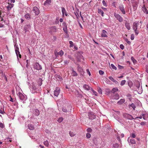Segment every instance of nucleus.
Segmentation results:
<instances>
[{
  "label": "nucleus",
  "mask_w": 148,
  "mask_h": 148,
  "mask_svg": "<svg viewBox=\"0 0 148 148\" xmlns=\"http://www.w3.org/2000/svg\"><path fill=\"white\" fill-rule=\"evenodd\" d=\"M16 93L18 96L19 97L20 101L24 103L27 99V96L25 95H23L19 92H18L17 91H16Z\"/></svg>",
  "instance_id": "obj_1"
},
{
  "label": "nucleus",
  "mask_w": 148,
  "mask_h": 148,
  "mask_svg": "<svg viewBox=\"0 0 148 148\" xmlns=\"http://www.w3.org/2000/svg\"><path fill=\"white\" fill-rule=\"evenodd\" d=\"M140 23L139 22H134L133 25V28L135 34L136 35H138V34L139 32L138 30H137V27L138 25H140Z\"/></svg>",
  "instance_id": "obj_2"
},
{
  "label": "nucleus",
  "mask_w": 148,
  "mask_h": 148,
  "mask_svg": "<svg viewBox=\"0 0 148 148\" xmlns=\"http://www.w3.org/2000/svg\"><path fill=\"white\" fill-rule=\"evenodd\" d=\"M72 108V106L70 104H68L66 106L62 108V110L63 112H68L71 111Z\"/></svg>",
  "instance_id": "obj_3"
},
{
  "label": "nucleus",
  "mask_w": 148,
  "mask_h": 148,
  "mask_svg": "<svg viewBox=\"0 0 148 148\" xmlns=\"http://www.w3.org/2000/svg\"><path fill=\"white\" fill-rule=\"evenodd\" d=\"M114 15L115 17L119 21V22H121L123 21V18L119 14H116V13H114Z\"/></svg>",
  "instance_id": "obj_4"
},
{
  "label": "nucleus",
  "mask_w": 148,
  "mask_h": 148,
  "mask_svg": "<svg viewBox=\"0 0 148 148\" xmlns=\"http://www.w3.org/2000/svg\"><path fill=\"white\" fill-rule=\"evenodd\" d=\"M88 117L89 119L93 120L96 118V115L95 113L92 112L88 113Z\"/></svg>",
  "instance_id": "obj_5"
},
{
  "label": "nucleus",
  "mask_w": 148,
  "mask_h": 148,
  "mask_svg": "<svg viewBox=\"0 0 148 148\" xmlns=\"http://www.w3.org/2000/svg\"><path fill=\"white\" fill-rule=\"evenodd\" d=\"M123 116L125 118L129 119L132 120L134 119V118L131 115L126 113H123Z\"/></svg>",
  "instance_id": "obj_6"
},
{
  "label": "nucleus",
  "mask_w": 148,
  "mask_h": 148,
  "mask_svg": "<svg viewBox=\"0 0 148 148\" xmlns=\"http://www.w3.org/2000/svg\"><path fill=\"white\" fill-rule=\"evenodd\" d=\"M34 68L37 70H40L42 69V67L38 63L36 62L34 65Z\"/></svg>",
  "instance_id": "obj_7"
},
{
  "label": "nucleus",
  "mask_w": 148,
  "mask_h": 148,
  "mask_svg": "<svg viewBox=\"0 0 148 148\" xmlns=\"http://www.w3.org/2000/svg\"><path fill=\"white\" fill-rule=\"evenodd\" d=\"M33 11L36 15H38L40 13V11L38 8L36 7H34L33 9Z\"/></svg>",
  "instance_id": "obj_8"
},
{
  "label": "nucleus",
  "mask_w": 148,
  "mask_h": 148,
  "mask_svg": "<svg viewBox=\"0 0 148 148\" xmlns=\"http://www.w3.org/2000/svg\"><path fill=\"white\" fill-rule=\"evenodd\" d=\"M60 92V88L58 87H57L54 91V95L55 96L57 97Z\"/></svg>",
  "instance_id": "obj_9"
},
{
  "label": "nucleus",
  "mask_w": 148,
  "mask_h": 148,
  "mask_svg": "<svg viewBox=\"0 0 148 148\" xmlns=\"http://www.w3.org/2000/svg\"><path fill=\"white\" fill-rule=\"evenodd\" d=\"M127 141L130 144H135L136 143L135 140L134 139L131 138L130 137L128 138Z\"/></svg>",
  "instance_id": "obj_10"
},
{
  "label": "nucleus",
  "mask_w": 148,
  "mask_h": 148,
  "mask_svg": "<svg viewBox=\"0 0 148 148\" xmlns=\"http://www.w3.org/2000/svg\"><path fill=\"white\" fill-rule=\"evenodd\" d=\"M119 8L123 14H125V12L124 9L123 5H119Z\"/></svg>",
  "instance_id": "obj_11"
},
{
  "label": "nucleus",
  "mask_w": 148,
  "mask_h": 148,
  "mask_svg": "<svg viewBox=\"0 0 148 148\" xmlns=\"http://www.w3.org/2000/svg\"><path fill=\"white\" fill-rule=\"evenodd\" d=\"M55 53L56 56L58 55L61 56L64 54V52L62 50H61L59 52H57L55 50Z\"/></svg>",
  "instance_id": "obj_12"
},
{
  "label": "nucleus",
  "mask_w": 148,
  "mask_h": 148,
  "mask_svg": "<svg viewBox=\"0 0 148 148\" xmlns=\"http://www.w3.org/2000/svg\"><path fill=\"white\" fill-rule=\"evenodd\" d=\"M138 3L136 1H134L132 3V5L134 10L136 9L138 6Z\"/></svg>",
  "instance_id": "obj_13"
},
{
  "label": "nucleus",
  "mask_w": 148,
  "mask_h": 148,
  "mask_svg": "<svg viewBox=\"0 0 148 148\" xmlns=\"http://www.w3.org/2000/svg\"><path fill=\"white\" fill-rule=\"evenodd\" d=\"M107 32L105 30H102V32L101 33V36L102 37H106L107 36L106 34L107 33Z\"/></svg>",
  "instance_id": "obj_14"
},
{
  "label": "nucleus",
  "mask_w": 148,
  "mask_h": 148,
  "mask_svg": "<svg viewBox=\"0 0 148 148\" xmlns=\"http://www.w3.org/2000/svg\"><path fill=\"white\" fill-rule=\"evenodd\" d=\"M50 31L52 32H56V28L55 27H52L50 28Z\"/></svg>",
  "instance_id": "obj_15"
},
{
  "label": "nucleus",
  "mask_w": 148,
  "mask_h": 148,
  "mask_svg": "<svg viewBox=\"0 0 148 148\" xmlns=\"http://www.w3.org/2000/svg\"><path fill=\"white\" fill-rule=\"evenodd\" d=\"M51 3V0H47L44 2V5H48L50 4Z\"/></svg>",
  "instance_id": "obj_16"
},
{
  "label": "nucleus",
  "mask_w": 148,
  "mask_h": 148,
  "mask_svg": "<svg viewBox=\"0 0 148 148\" xmlns=\"http://www.w3.org/2000/svg\"><path fill=\"white\" fill-rule=\"evenodd\" d=\"M83 88L86 90H88L90 89V87L87 84H84L83 86Z\"/></svg>",
  "instance_id": "obj_17"
},
{
  "label": "nucleus",
  "mask_w": 148,
  "mask_h": 148,
  "mask_svg": "<svg viewBox=\"0 0 148 148\" xmlns=\"http://www.w3.org/2000/svg\"><path fill=\"white\" fill-rule=\"evenodd\" d=\"M98 12L99 14H101L102 16H104V12L102 10L100 9H98Z\"/></svg>",
  "instance_id": "obj_18"
},
{
  "label": "nucleus",
  "mask_w": 148,
  "mask_h": 148,
  "mask_svg": "<svg viewBox=\"0 0 148 148\" xmlns=\"http://www.w3.org/2000/svg\"><path fill=\"white\" fill-rule=\"evenodd\" d=\"M142 10L145 14H148V10L145 6H144L142 7Z\"/></svg>",
  "instance_id": "obj_19"
},
{
  "label": "nucleus",
  "mask_w": 148,
  "mask_h": 148,
  "mask_svg": "<svg viewBox=\"0 0 148 148\" xmlns=\"http://www.w3.org/2000/svg\"><path fill=\"white\" fill-rule=\"evenodd\" d=\"M14 4H9L7 7V10L9 11L11 10V8L13 7Z\"/></svg>",
  "instance_id": "obj_20"
},
{
  "label": "nucleus",
  "mask_w": 148,
  "mask_h": 148,
  "mask_svg": "<svg viewBox=\"0 0 148 148\" xmlns=\"http://www.w3.org/2000/svg\"><path fill=\"white\" fill-rule=\"evenodd\" d=\"M34 114L36 116H38L40 114L39 111L38 109H35L34 111Z\"/></svg>",
  "instance_id": "obj_21"
},
{
  "label": "nucleus",
  "mask_w": 148,
  "mask_h": 148,
  "mask_svg": "<svg viewBox=\"0 0 148 148\" xmlns=\"http://www.w3.org/2000/svg\"><path fill=\"white\" fill-rule=\"evenodd\" d=\"M16 52V56H17V59H18V61H19V59H18V57H19L20 58H21V56L20 54V53L19 51H17V52Z\"/></svg>",
  "instance_id": "obj_22"
},
{
  "label": "nucleus",
  "mask_w": 148,
  "mask_h": 148,
  "mask_svg": "<svg viewBox=\"0 0 148 148\" xmlns=\"http://www.w3.org/2000/svg\"><path fill=\"white\" fill-rule=\"evenodd\" d=\"M25 18L27 20H29L31 18L30 15L28 13H27L25 14Z\"/></svg>",
  "instance_id": "obj_23"
},
{
  "label": "nucleus",
  "mask_w": 148,
  "mask_h": 148,
  "mask_svg": "<svg viewBox=\"0 0 148 148\" xmlns=\"http://www.w3.org/2000/svg\"><path fill=\"white\" fill-rule=\"evenodd\" d=\"M72 74L73 76H77V74L76 73V72L75 71L73 68L72 69Z\"/></svg>",
  "instance_id": "obj_24"
},
{
  "label": "nucleus",
  "mask_w": 148,
  "mask_h": 148,
  "mask_svg": "<svg viewBox=\"0 0 148 148\" xmlns=\"http://www.w3.org/2000/svg\"><path fill=\"white\" fill-rule=\"evenodd\" d=\"M125 101L124 99H121L119 101L117 102V103L119 104H121Z\"/></svg>",
  "instance_id": "obj_25"
},
{
  "label": "nucleus",
  "mask_w": 148,
  "mask_h": 148,
  "mask_svg": "<svg viewBox=\"0 0 148 148\" xmlns=\"http://www.w3.org/2000/svg\"><path fill=\"white\" fill-rule=\"evenodd\" d=\"M113 98L115 99H118L119 98V95L117 94H115L113 96Z\"/></svg>",
  "instance_id": "obj_26"
},
{
  "label": "nucleus",
  "mask_w": 148,
  "mask_h": 148,
  "mask_svg": "<svg viewBox=\"0 0 148 148\" xmlns=\"http://www.w3.org/2000/svg\"><path fill=\"white\" fill-rule=\"evenodd\" d=\"M28 128L29 130H33L34 129V126L31 124L28 125Z\"/></svg>",
  "instance_id": "obj_27"
},
{
  "label": "nucleus",
  "mask_w": 148,
  "mask_h": 148,
  "mask_svg": "<svg viewBox=\"0 0 148 148\" xmlns=\"http://www.w3.org/2000/svg\"><path fill=\"white\" fill-rule=\"evenodd\" d=\"M62 15L64 16V14L66 12V10L64 8H62Z\"/></svg>",
  "instance_id": "obj_28"
},
{
  "label": "nucleus",
  "mask_w": 148,
  "mask_h": 148,
  "mask_svg": "<svg viewBox=\"0 0 148 148\" xmlns=\"http://www.w3.org/2000/svg\"><path fill=\"white\" fill-rule=\"evenodd\" d=\"M143 119L145 120H146V117H148V114H142Z\"/></svg>",
  "instance_id": "obj_29"
},
{
  "label": "nucleus",
  "mask_w": 148,
  "mask_h": 148,
  "mask_svg": "<svg viewBox=\"0 0 148 148\" xmlns=\"http://www.w3.org/2000/svg\"><path fill=\"white\" fill-rule=\"evenodd\" d=\"M109 78L113 82H115V83H117V81L115 80L114 78L111 76H110L109 77Z\"/></svg>",
  "instance_id": "obj_30"
},
{
  "label": "nucleus",
  "mask_w": 148,
  "mask_h": 148,
  "mask_svg": "<svg viewBox=\"0 0 148 148\" xmlns=\"http://www.w3.org/2000/svg\"><path fill=\"white\" fill-rule=\"evenodd\" d=\"M118 91V89L116 88H113L112 90V92L114 93L115 92H116Z\"/></svg>",
  "instance_id": "obj_31"
},
{
  "label": "nucleus",
  "mask_w": 148,
  "mask_h": 148,
  "mask_svg": "<svg viewBox=\"0 0 148 148\" xmlns=\"http://www.w3.org/2000/svg\"><path fill=\"white\" fill-rule=\"evenodd\" d=\"M125 27L128 30H130V27L129 24L128 23H125Z\"/></svg>",
  "instance_id": "obj_32"
},
{
  "label": "nucleus",
  "mask_w": 148,
  "mask_h": 148,
  "mask_svg": "<svg viewBox=\"0 0 148 148\" xmlns=\"http://www.w3.org/2000/svg\"><path fill=\"white\" fill-rule=\"evenodd\" d=\"M119 145L117 143H115L113 145V148H119Z\"/></svg>",
  "instance_id": "obj_33"
},
{
  "label": "nucleus",
  "mask_w": 148,
  "mask_h": 148,
  "mask_svg": "<svg viewBox=\"0 0 148 148\" xmlns=\"http://www.w3.org/2000/svg\"><path fill=\"white\" fill-rule=\"evenodd\" d=\"M44 144L45 146H46L47 147H48L49 145V142L47 140L45 141L44 142Z\"/></svg>",
  "instance_id": "obj_34"
},
{
  "label": "nucleus",
  "mask_w": 148,
  "mask_h": 148,
  "mask_svg": "<svg viewBox=\"0 0 148 148\" xmlns=\"http://www.w3.org/2000/svg\"><path fill=\"white\" fill-rule=\"evenodd\" d=\"M69 134L70 136L71 137L74 136L75 135V134L74 133H73V132H70Z\"/></svg>",
  "instance_id": "obj_35"
},
{
  "label": "nucleus",
  "mask_w": 148,
  "mask_h": 148,
  "mask_svg": "<svg viewBox=\"0 0 148 148\" xmlns=\"http://www.w3.org/2000/svg\"><path fill=\"white\" fill-rule=\"evenodd\" d=\"M2 109V108H1L0 107V113L2 114H4V113H5V112L4 110V109H3V110H1Z\"/></svg>",
  "instance_id": "obj_36"
},
{
  "label": "nucleus",
  "mask_w": 148,
  "mask_h": 148,
  "mask_svg": "<svg viewBox=\"0 0 148 148\" xmlns=\"http://www.w3.org/2000/svg\"><path fill=\"white\" fill-rule=\"evenodd\" d=\"M126 81L125 80H123L121 81V85L122 86L123 85L125 84Z\"/></svg>",
  "instance_id": "obj_37"
},
{
  "label": "nucleus",
  "mask_w": 148,
  "mask_h": 148,
  "mask_svg": "<svg viewBox=\"0 0 148 148\" xmlns=\"http://www.w3.org/2000/svg\"><path fill=\"white\" fill-rule=\"evenodd\" d=\"M130 107H132L134 110H135V108H136V106L133 103H132V104H131L130 105Z\"/></svg>",
  "instance_id": "obj_38"
},
{
  "label": "nucleus",
  "mask_w": 148,
  "mask_h": 148,
  "mask_svg": "<svg viewBox=\"0 0 148 148\" xmlns=\"http://www.w3.org/2000/svg\"><path fill=\"white\" fill-rule=\"evenodd\" d=\"M63 30L66 34H67L68 30L67 27H63Z\"/></svg>",
  "instance_id": "obj_39"
},
{
  "label": "nucleus",
  "mask_w": 148,
  "mask_h": 148,
  "mask_svg": "<svg viewBox=\"0 0 148 148\" xmlns=\"http://www.w3.org/2000/svg\"><path fill=\"white\" fill-rule=\"evenodd\" d=\"M32 88L34 90H36L38 88L37 86L34 85L32 86Z\"/></svg>",
  "instance_id": "obj_40"
},
{
  "label": "nucleus",
  "mask_w": 148,
  "mask_h": 148,
  "mask_svg": "<svg viewBox=\"0 0 148 148\" xmlns=\"http://www.w3.org/2000/svg\"><path fill=\"white\" fill-rule=\"evenodd\" d=\"M63 120V118L62 117H60L58 119V121L59 123H61Z\"/></svg>",
  "instance_id": "obj_41"
},
{
  "label": "nucleus",
  "mask_w": 148,
  "mask_h": 148,
  "mask_svg": "<svg viewBox=\"0 0 148 148\" xmlns=\"http://www.w3.org/2000/svg\"><path fill=\"white\" fill-rule=\"evenodd\" d=\"M110 66L113 69L115 70L116 69V68L113 64H111Z\"/></svg>",
  "instance_id": "obj_42"
},
{
  "label": "nucleus",
  "mask_w": 148,
  "mask_h": 148,
  "mask_svg": "<svg viewBox=\"0 0 148 148\" xmlns=\"http://www.w3.org/2000/svg\"><path fill=\"white\" fill-rule=\"evenodd\" d=\"M98 91L99 93H100V94H102V90L100 88H98Z\"/></svg>",
  "instance_id": "obj_43"
},
{
  "label": "nucleus",
  "mask_w": 148,
  "mask_h": 148,
  "mask_svg": "<svg viewBox=\"0 0 148 148\" xmlns=\"http://www.w3.org/2000/svg\"><path fill=\"white\" fill-rule=\"evenodd\" d=\"M42 79H40L39 80L38 84L40 86H41L42 84Z\"/></svg>",
  "instance_id": "obj_44"
},
{
  "label": "nucleus",
  "mask_w": 148,
  "mask_h": 148,
  "mask_svg": "<svg viewBox=\"0 0 148 148\" xmlns=\"http://www.w3.org/2000/svg\"><path fill=\"white\" fill-rule=\"evenodd\" d=\"M15 52H17V51H19L18 47L17 46H16V45H15Z\"/></svg>",
  "instance_id": "obj_45"
},
{
  "label": "nucleus",
  "mask_w": 148,
  "mask_h": 148,
  "mask_svg": "<svg viewBox=\"0 0 148 148\" xmlns=\"http://www.w3.org/2000/svg\"><path fill=\"white\" fill-rule=\"evenodd\" d=\"M92 91L93 95H95L96 96H97V93L94 90H92Z\"/></svg>",
  "instance_id": "obj_46"
},
{
  "label": "nucleus",
  "mask_w": 148,
  "mask_h": 148,
  "mask_svg": "<svg viewBox=\"0 0 148 148\" xmlns=\"http://www.w3.org/2000/svg\"><path fill=\"white\" fill-rule=\"evenodd\" d=\"M86 137L87 138H89L91 137V134L89 133H87L86 134Z\"/></svg>",
  "instance_id": "obj_47"
},
{
  "label": "nucleus",
  "mask_w": 148,
  "mask_h": 148,
  "mask_svg": "<svg viewBox=\"0 0 148 148\" xmlns=\"http://www.w3.org/2000/svg\"><path fill=\"white\" fill-rule=\"evenodd\" d=\"M62 26L63 27H67L66 25L64 22L62 23Z\"/></svg>",
  "instance_id": "obj_48"
},
{
  "label": "nucleus",
  "mask_w": 148,
  "mask_h": 148,
  "mask_svg": "<svg viewBox=\"0 0 148 148\" xmlns=\"http://www.w3.org/2000/svg\"><path fill=\"white\" fill-rule=\"evenodd\" d=\"M69 44H70V47H71L73 46V43L72 41H70L69 42Z\"/></svg>",
  "instance_id": "obj_49"
},
{
  "label": "nucleus",
  "mask_w": 148,
  "mask_h": 148,
  "mask_svg": "<svg viewBox=\"0 0 148 148\" xmlns=\"http://www.w3.org/2000/svg\"><path fill=\"white\" fill-rule=\"evenodd\" d=\"M99 73L101 75H103L104 73V72L102 70H99Z\"/></svg>",
  "instance_id": "obj_50"
},
{
  "label": "nucleus",
  "mask_w": 148,
  "mask_h": 148,
  "mask_svg": "<svg viewBox=\"0 0 148 148\" xmlns=\"http://www.w3.org/2000/svg\"><path fill=\"white\" fill-rule=\"evenodd\" d=\"M131 60H132L133 62L134 63H136V60H135V59H134L133 57H131Z\"/></svg>",
  "instance_id": "obj_51"
},
{
  "label": "nucleus",
  "mask_w": 148,
  "mask_h": 148,
  "mask_svg": "<svg viewBox=\"0 0 148 148\" xmlns=\"http://www.w3.org/2000/svg\"><path fill=\"white\" fill-rule=\"evenodd\" d=\"M87 131L89 132H90L92 131V129L90 128H89L87 129Z\"/></svg>",
  "instance_id": "obj_52"
},
{
  "label": "nucleus",
  "mask_w": 148,
  "mask_h": 148,
  "mask_svg": "<svg viewBox=\"0 0 148 148\" xmlns=\"http://www.w3.org/2000/svg\"><path fill=\"white\" fill-rule=\"evenodd\" d=\"M125 41L128 44L130 45V42L127 39H125Z\"/></svg>",
  "instance_id": "obj_53"
},
{
  "label": "nucleus",
  "mask_w": 148,
  "mask_h": 148,
  "mask_svg": "<svg viewBox=\"0 0 148 148\" xmlns=\"http://www.w3.org/2000/svg\"><path fill=\"white\" fill-rule=\"evenodd\" d=\"M86 72L89 75V76H90L91 75V74H90V73L89 71V69H87L86 70Z\"/></svg>",
  "instance_id": "obj_54"
},
{
  "label": "nucleus",
  "mask_w": 148,
  "mask_h": 148,
  "mask_svg": "<svg viewBox=\"0 0 148 148\" xmlns=\"http://www.w3.org/2000/svg\"><path fill=\"white\" fill-rule=\"evenodd\" d=\"M120 47L121 49L123 50L124 48V46L123 45L121 44L120 46Z\"/></svg>",
  "instance_id": "obj_55"
},
{
  "label": "nucleus",
  "mask_w": 148,
  "mask_h": 148,
  "mask_svg": "<svg viewBox=\"0 0 148 148\" xmlns=\"http://www.w3.org/2000/svg\"><path fill=\"white\" fill-rule=\"evenodd\" d=\"M102 3H103V5L104 6H106V7L107 6L106 3L104 0L103 1Z\"/></svg>",
  "instance_id": "obj_56"
},
{
  "label": "nucleus",
  "mask_w": 148,
  "mask_h": 148,
  "mask_svg": "<svg viewBox=\"0 0 148 148\" xmlns=\"http://www.w3.org/2000/svg\"><path fill=\"white\" fill-rule=\"evenodd\" d=\"M134 36L133 34H132L131 35V39L133 40L134 39Z\"/></svg>",
  "instance_id": "obj_57"
},
{
  "label": "nucleus",
  "mask_w": 148,
  "mask_h": 148,
  "mask_svg": "<svg viewBox=\"0 0 148 148\" xmlns=\"http://www.w3.org/2000/svg\"><path fill=\"white\" fill-rule=\"evenodd\" d=\"M146 72L148 73V65H146Z\"/></svg>",
  "instance_id": "obj_58"
},
{
  "label": "nucleus",
  "mask_w": 148,
  "mask_h": 148,
  "mask_svg": "<svg viewBox=\"0 0 148 148\" xmlns=\"http://www.w3.org/2000/svg\"><path fill=\"white\" fill-rule=\"evenodd\" d=\"M146 123L145 122H142L140 123V125H144Z\"/></svg>",
  "instance_id": "obj_59"
},
{
  "label": "nucleus",
  "mask_w": 148,
  "mask_h": 148,
  "mask_svg": "<svg viewBox=\"0 0 148 148\" xmlns=\"http://www.w3.org/2000/svg\"><path fill=\"white\" fill-rule=\"evenodd\" d=\"M4 127V125L3 124V123H0V127H1V128H3V127Z\"/></svg>",
  "instance_id": "obj_60"
},
{
  "label": "nucleus",
  "mask_w": 148,
  "mask_h": 148,
  "mask_svg": "<svg viewBox=\"0 0 148 148\" xmlns=\"http://www.w3.org/2000/svg\"><path fill=\"white\" fill-rule=\"evenodd\" d=\"M136 135L134 133H132V136L133 138H134L136 137Z\"/></svg>",
  "instance_id": "obj_61"
},
{
  "label": "nucleus",
  "mask_w": 148,
  "mask_h": 148,
  "mask_svg": "<svg viewBox=\"0 0 148 148\" xmlns=\"http://www.w3.org/2000/svg\"><path fill=\"white\" fill-rule=\"evenodd\" d=\"M116 136L117 140H119V141H120V138L119 136H118L117 134H116Z\"/></svg>",
  "instance_id": "obj_62"
},
{
  "label": "nucleus",
  "mask_w": 148,
  "mask_h": 148,
  "mask_svg": "<svg viewBox=\"0 0 148 148\" xmlns=\"http://www.w3.org/2000/svg\"><path fill=\"white\" fill-rule=\"evenodd\" d=\"M7 140L10 142H11L12 141V139L10 138H8L7 139Z\"/></svg>",
  "instance_id": "obj_63"
},
{
  "label": "nucleus",
  "mask_w": 148,
  "mask_h": 148,
  "mask_svg": "<svg viewBox=\"0 0 148 148\" xmlns=\"http://www.w3.org/2000/svg\"><path fill=\"white\" fill-rule=\"evenodd\" d=\"M79 25L80 27L82 29H83V27H82V25L80 23H79Z\"/></svg>",
  "instance_id": "obj_64"
}]
</instances>
